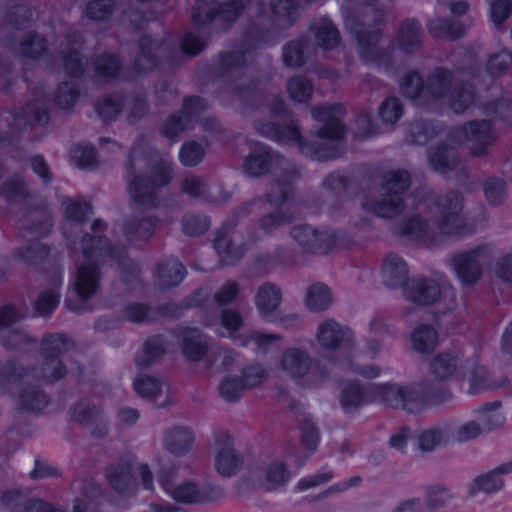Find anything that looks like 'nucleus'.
Masks as SVG:
<instances>
[{
	"label": "nucleus",
	"instance_id": "1",
	"mask_svg": "<svg viewBox=\"0 0 512 512\" xmlns=\"http://www.w3.org/2000/svg\"><path fill=\"white\" fill-rule=\"evenodd\" d=\"M451 398L450 389L444 385L426 382L414 385L362 384L358 380H348L340 390L339 404L345 413H351L375 402L408 413H419L428 407L441 405Z\"/></svg>",
	"mask_w": 512,
	"mask_h": 512
},
{
	"label": "nucleus",
	"instance_id": "2",
	"mask_svg": "<svg viewBox=\"0 0 512 512\" xmlns=\"http://www.w3.org/2000/svg\"><path fill=\"white\" fill-rule=\"evenodd\" d=\"M79 243L82 256L86 259L85 263L77 267L73 283L79 299L66 298L64 302L66 309L75 313L91 311L86 307V302L100 289L102 262L99 258L107 257L123 265L124 273L129 276L139 272L137 266L129 260L125 246L112 243L105 234L84 232Z\"/></svg>",
	"mask_w": 512,
	"mask_h": 512
},
{
	"label": "nucleus",
	"instance_id": "3",
	"mask_svg": "<svg viewBox=\"0 0 512 512\" xmlns=\"http://www.w3.org/2000/svg\"><path fill=\"white\" fill-rule=\"evenodd\" d=\"M347 26L357 42L358 55L366 66L383 69L387 74L395 70L393 53L378 46L383 38L384 29L383 19L379 12L374 20V29H368L366 23L358 15L349 18Z\"/></svg>",
	"mask_w": 512,
	"mask_h": 512
},
{
	"label": "nucleus",
	"instance_id": "4",
	"mask_svg": "<svg viewBox=\"0 0 512 512\" xmlns=\"http://www.w3.org/2000/svg\"><path fill=\"white\" fill-rule=\"evenodd\" d=\"M455 75L452 70L443 66L435 67L423 79L421 73L416 69L407 71L398 81L399 90L402 96L412 102L425 100L443 99L452 87Z\"/></svg>",
	"mask_w": 512,
	"mask_h": 512
},
{
	"label": "nucleus",
	"instance_id": "5",
	"mask_svg": "<svg viewBox=\"0 0 512 512\" xmlns=\"http://www.w3.org/2000/svg\"><path fill=\"white\" fill-rule=\"evenodd\" d=\"M253 0H196L191 10V22L198 29L216 25L227 32L250 7Z\"/></svg>",
	"mask_w": 512,
	"mask_h": 512
},
{
	"label": "nucleus",
	"instance_id": "6",
	"mask_svg": "<svg viewBox=\"0 0 512 512\" xmlns=\"http://www.w3.org/2000/svg\"><path fill=\"white\" fill-rule=\"evenodd\" d=\"M290 235L305 252L316 255L343 251L353 244V237L345 230L317 228L309 224L294 226Z\"/></svg>",
	"mask_w": 512,
	"mask_h": 512
},
{
	"label": "nucleus",
	"instance_id": "7",
	"mask_svg": "<svg viewBox=\"0 0 512 512\" xmlns=\"http://www.w3.org/2000/svg\"><path fill=\"white\" fill-rule=\"evenodd\" d=\"M294 176V172H289L278 177L275 180L277 189L265 194L267 203L276 208L259 219V226L266 233L272 232L284 224H289L295 219L292 209L295 196Z\"/></svg>",
	"mask_w": 512,
	"mask_h": 512
},
{
	"label": "nucleus",
	"instance_id": "8",
	"mask_svg": "<svg viewBox=\"0 0 512 512\" xmlns=\"http://www.w3.org/2000/svg\"><path fill=\"white\" fill-rule=\"evenodd\" d=\"M281 367L303 388L320 386L330 376L322 359H312L305 351L294 347L283 352Z\"/></svg>",
	"mask_w": 512,
	"mask_h": 512
},
{
	"label": "nucleus",
	"instance_id": "9",
	"mask_svg": "<svg viewBox=\"0 0 512 512\" xmlns=\"http://www.w3.org/2000/svg\"><path fill=\"white\" fill-rule=\"evenodd\" d=\"M433 206L438 212L434 224L442 236L460 238L472 233L462 216L464 198L460 193L450 191L443 195H437L433 199Z\"/></svg>",
	"mask_w": 512,
	"mask_h": 512
},
{
	"label": "nucleus",
	"instance_id": "10",
	"mask_svg": "<svg viewBox=\"0 0 512 512\" xmlns=\"http://www.w3.org/2000/svg\"><path fill=\"white\" fill-rule=\"evenodd\" d=\"M75 346L74 341L64 333H45L40 342L43 359L42 375L46 382L56 383L67 375V367L60 356Z\"/></svg>",
	"mask_w": 512,
	"mask_h": 512
},
{
	"label": "nucleus",
	"instance_id": "11",
	"mask_svg": "<svg viewBox=\"0 0 512 512\" xmlns=\"http://www.w3.org/2000/svg\"><path fill=\"white\" fill-rule=\"evenodd\" d=\"M171 179L170 167L157 163L150 174H137L129 179L127 190L134 203L155 206L157 189L167 186Z\"/></svg>",
	"mask_w": 512,
	"mask_h": 512
},
{
	"label": "nucleus",
	"instance_id": "12",
	"mask_svg": "<svg viewBox=\"0 0 512 512\" xmlns=\"http://www.w3.org/2000/svg\"><path fill=\"white\" fill-rule=\"evenodd\" d=\"M311 115L321 124L315 131L317 138L339 144L345 140L347 128L342 120L344 107L341 103L316 105L312 107Z\"/></svg>",
	"mask_w": 512,
	"mask_h": 512
},
{
	"label": "nucleus",
	"instance_id": "13",
	"mask_svg": "<svg viewBox=\"0 0 512 512\" xmlns=\"http://www.w3.org/2000/svg\"><path fill=\"white\" fill-rule=\"evenodd\" d=\"M488 250V245L481 244L459 252L451 258L452 268L463 286H473L480 281L483 276L480 258L486 256Z\"/></svg>",
	"mask_w": 512,
	"mask_h": 512
},
{
	"label": "nucleus",
	"instance_id": "14",
	"mask_svg": "<svg viewBox=\"0 0 512 512\" xmlns=\"http://www.w3.org/2000/svg\"><path fill=\"white\" fill-rule=\"evenodd\" d=\"M459 131L471 143L469 153L473 157H486L497 137L489 119H474L464 122Z\"/></svg>",
	"mask_w": 512,
	"mask_h": 512
},
{
	"label": "nucleus",
	"instance_id": "15",
	"mask_svg": "<svg viewBox=\"0 0 512 512\" xmlns=\"http://www.w3.org/2000/svg\"><path fill=\"white\" fill-rule=\"evenodd\" d=\"M500 407V401L487 402L479 406L476 412L483 416V427L476 421L466 422L457 432L458 440L460 442H466L477 438L482 430L489 432L503 426L505 417L498 412Z\"/></svg>",
	"mask_w": 512,
	"mask_h": 512
},
{
	"label": "nucleus",
	"instance_id": "16",
	"mask_svg": "<svg viewBox=\"0 0 512 512\" xmlns=\"http://www.w3.org/2000/svg\"><path fill=\"white\" fill-rule=\"evenodd\" d=\"M169 495L178 503L204 504L221 499L224 496V490L219 485L199 486L188 481L176 485Z\"/></svg>",
	"mask_w": 512,
	"mask_h": 512
},
{
	"label": "nucleus",
	"instance_id": "17",
	"mask_svg": "<svg viewBox=\"0 0 512 512\" xmlns=\"http://www.w3.org/2000/svg\"><path fill=\"white\" fill-rule=\"evenodd\" d=\"M280 154L270 146L257 142L243 162V171L252 178H259L271 172Z\"/></svg>",
	"mask_w": 512,
	"mask_h": 512
},
{
	"label": "nucleus",
	"instance_id": "18",
	"mask_svg": "<svg viewBox=\"0 0 512 512\" xmlns=\"http://www.w3.org/2000/svg\"><path fill=\"white\" fill-rule=\"evenodd\" d=\"M256 130L266 138L278 144H296L300 149L305 138L302 135L298 120L291 119L286 124H279L271 121H259L255 126Z\"/></svg>",
	"mask_w": 512,
	"mask_h": 512
},
{
	"label": "nucleus",
	"instance_id": "19",
	"mask_svg": "<svg viewBox=\"0 0 512 512\" xmlns=\"http://www.w3.org/2000/svg\"><path fill=\"white\" fill-rule=\"evenodd\" d=\"M402 291L408 301L421 306L432 305L441 296L440 285L435 280L422 276L411 277Z\"/></svg>",
	"mask_w": 512,
	"mask_h": 512
},
{
	"label": "nucleus",
	"instance_id": "20",
	"mask_svg": "<svg viewBox=\"0 0 512 512\" xmlns=\"http://www.w3.org/2000/svg\"><path fill=\"white\" fill-rule=\"evenodd\" d=\"M424 43V32L420 21L416 18H405L399 24L395 36V47L405 55H413Z\"/></svg>",
	"mask_w": 512,
	"mask_h": 512
},
{
	"label": "nucleus",
	"instance_id": "21",
	"mask_svg": "<svg viewBox=\"0 0 512 512\" xmlns=\"http://www.w3.org/2000/svg\"><path fill=\"white\" fill-rule=\"evenodd\" d=\"M317 340L329 350L336 351L340 347L350 348L354 344V333L347 326H341L334 319H328L318 327Z\"/></svg>",
	"mask_w": 512,
	"mask_h": 512
},
{
	"label": "nucleus",
	"instance_id": "22",
	"mask_svg": "<svg viewBox=\"0 0 512 512\" xmlns=\"http://www.w3.org/2000/svg\"><path fill=\"white\" fill-rule=\"evenodd\" d=\"M187 276L183 263L176 257H166L159 261L153 271V278L161 290L180 285Z\"/></svg>",
	"mask_w": 512,
	"mask_h": 512
},
{
	"label": "nucleus",
	"instance_id": "23",
	"mask_svg": "<svg viewBox=\"0 0 512 512\" xmlns=\"http://www.w3.org/2000/svg\"><path fill=\"white\" fill-rule=\"evenodd\" d=\"M174 337L180 341L182 354L189 362H199L208 354L209 346L198 328L182 327L174 332Z\"/></svg>",
	"mask_w": 512,
	"mask_h": 512
},
{
	"label": "nucleus",
	"instance_id": "24",
	"mask_svg": "<svg viewBox=\"0 0 512 512\" xmlns=\"http://www.w3.org/2000/svg\"><path fill=\"white\" fill-rule=\"evenodd\" d=\"M109 486L120 495H129L136 490V481L129 461L112 463L105 468Z\"/></svg>",
	"mask_w": 512,
	"mask_h": 512
},
{
	"label": "nucleus",
	"instance_id": "25",
	"mask_svg": "<svg viewBox=\"0 0 512 512\" xmlns=\"http://www.w3.org/2000/svg\"><path fill=\"white\" fill-rule=\"evenodd\" d=\"M427 160L435 172L446 174L458 167L460 156L455 147L445 142H440L427 151Z\"/></svg>",
	"mask_w": 512,
	"mask_h": 512
},
{
	"label": "nucleus",
	"instance_id": "26",
	"mask_svg": "<svg viewBox=\"0 0 512 512\" xmlns=\"http://www.w3.org/2000/svg\"><path fill=\"white\" fill-rule=\"evenodd\" d=\"M181 189L183 193L194 199L213 205H221L227 203L232 198V193L227 191L223 184L218 186V195L213 196L199 177H190L183 180Z\"/></svg>",
	"mask_w": 512,
	"mask_h": 512
},
{
	"label": "nucleus",
	"instance_id": "27",
	"mask_svg": "<svg viewBox=\"0 0 512 512\" xmlns=\"http://www.w3.org/2000/svg\"><path fill=\"white\" fill-rule=\"evenodd\" d=\"M92 67L98 80L110 82L124 79L122 60L115 52L104 51L96 55Z\"/></svg>",
	"mask_w": 512,
	"mask_h": 512
},
{
	"label": "nucleus",
	"instance_id": "28",
	"mask_svg": "<svg viewBox=\"0 0 512 512\" xmlns=\"http://www.w3.org/2000/svg\"><path fill=\"white\" fill-rule=\"evenodd\" d=\"M381 273L383 283L390 289H403L411 277L405 260L398 255L390 254L384 258Z\"/></svg>",
	"mask_w": 512,
	"mask_h": 512
},
{
	"label": "nucleus",
	"instance_id": "29",
	"mask_svg": "<svg viewBox=\"0 0 512 512\" xmlns=\"http://www.w3.org/2000/svg\"><path fill=\"white\" fill-rule=\"evenodd\" d=\"M444 98H447V104L454 114L462 115L475 104L478 93L470 82L461 81L456 85L453 82Z\"/></svg>",
	"mask_w": 512,
	"mask_h": 512
},
{
	"label": "nucleus",
	"instance_id": "30",
	"mask_svg": "<svg viewBox=\"0 0 512 512\" xmlns=\"http://www.w3.org/2000/svg\"><path fill=\"white\" fill-rule=\"evenodd\" d=\"M317 46L323 51H332L341 45V34L335 23L329 18H322L308 26Z\"/></svg>",
	"mask_w": 512,
	"mask_h": 512
},
{
	"label": "nucleus",
	"instance_id": "31",
	"mask_svg": "<svg viewBox=\"0 0 512 512\" xmlns=\"http://www.w3.org/2000/svg\"><path fill=\"white\" fill-rule=\"evenodd\" d=\"M361 207L365 212L383 218L392 219L400 215L405 209L404 198L385 196L381 199H364Z\"/></svg>",
	"mask_w": 512,
	"mask_h": 512
},
{
	"label": "nucleus",
	"instance_id": "32",
	"mask_svg": "<svg viewBox=\"0 0 512 512\" xmlns=\"http://www.w3.org/2000/svg\"><path fill=\"white\" fill-rule=\"evenodd\" d=\"M299 152L311 160L327 162L341 158L344 155L345 148L339 143H323L305 139Z\"/></svg>",
	"mask_w": 512,
	"mask_h": 512
},
{
	"label": "nucleus",
	"instance_id": "33",
	"mask_svg": "<svg viewBox=\"0 0 512 512\" xmlns=\"http://www.w3.org/2000/svg\"><path fill=\"white\" fill-rule=\"evenodd\" d=\"M508 384V377L503 376L494 379L485 366L477 364L470 372L468 393L476 395L486 391H494L506 387Z\"/></svg>",
	"mask_w": 512,
	"mask_h": 512
},
{
	"label": "nucleus",
	"instance_id": "34",
	"mask_svg": "<svg viewBox=\"0 0 512 512\" xmlns=\"http://www.w3.org/2000/svg\"><path fill=\"white\" fill-rule=\"evenodd\" d=\"M282 302L280 288L270 282L261 285L255 296V304L261 317L265 321H272L271 316L279 308Z\"/></svg>",
	"mask_w": 512,
	"mask_h": 512
},
{
	"label": "nucleus",
	"instance_id": "35",
	"mask_svg": "<svg viewBox=\"0 0 512 512\" xmlns=\"http://www.w3.org/2000/svg\"><path fill=\"white\" fill-rule=\"evenodd\" d=\"M412 186L411 173L402 168L390 169L381 175V188L387 196L403 198Z\"/></svg>",
	"mask_w": 512,
	"mask_h": 512
},
{
	"label": "nucleus",
	"instance_id": "36",
	"mask_svg": "<svg viewBox=\"0 0 512 512\" xmlns=\"http://www.w3.org/2000/svg\"><path fill=\"white\" fill-rule=\"evenodd\" d=\"M51 247L38 239L31 240L13 250L12 256L28 267H38L49 258Z\"/></svg>",
	"mask_w": 512,
	"mask_h": 512
},
{
	"label": "nucleus",
	"instance_id": "37",
	"mask_svg": "<svg viewBox=\"0 0 512 512\" xmlns=\"http://www.w3.org/2000/svg\"><path fill=\"white\" fill-rule=\"evenodd\" d=\"M159 222L155 215L142 218L131 216L123 223V233L131 240L148 241L154 235Z\"/></svg>",
	"mask_w": 512,
	"mask_h": 512
},
{
	"label": "nucleus",
	"instance_id": "38",
	"mask_svg": "<svg viewBox=\"0 0 512 512\" xmlns=\"http://www.w3.org/2000/svg\"><path fill=\"white\" fill-rule=\"evenodd\" d=\"M194 441L193 431L185 426H175L164 435L165 449L176 456L187 454L192 449Z\"/></svg>",
	"mask_w": 512,
	"mask_h": 512
},
{
	"label": "nucleus",
	"instance_id": "39",
	"mask_svg": "<svg viewBox=\"0 0 512 512\" xmlns=\"http://www.w3.org/2000/svg\"><path fill=\"white\" fill-rule=\"evenodd\" d=\"M49 404V395L38 385H26L19 392L18 406L23 412L41 414Z\"/></svg>",
	"mask_w": 512,
	"mask_h": 512
},
{
	"label": "nucleus",
	"instance_id": "40",
	"mask_svg": "<svg viewBox=\"0 0 512 512\" xmlns=\"http://www.w3.org/2000/svg\"><path fill=\"white\" fill-rule=\"evenodd\" d=\"M0 197L13 205L27 202L32 199L33 194L26 179L20 174H14L0 185Z\"/></svg>",
	"mask_w": 512,
	"mask_h": 512
},
{
	"label": "nucleus",
	"instance_id": "41",
	"mask_svg": "<svg viewBox=\"0 0 512 512\" xmlns=\"http://www.w3.org/2000/svg\"><path fill=\"white\" fill-rule=\"evenodd\" d=\"M212 246L223 266H235L244 257L247 246L245 243L236 244L232 238L215 236Z\"/></svg>",
	"mask_w": 512,
	"mask_h": 512
},
{
	"label": "nucleus",
	"instance_id": "42",
	"mask_svg": "<svg viewBox=\"0 0 512 512\" xmlns=\"http://www.w3.org/2000/svg\"><path fill=\"white\" fill-rule=\"evenodd\" d=\"M427 30L433 39L455 41L465 35V27L460 21L447 17L432 19L427 23Z\"/></svg>",
	"mask_w": 512,
	"mask_h": 512
},
{
	"label": "nucleus",
	"instance_id": "43",
	"mask_svg": "<svg viewBox=\"0 0 512 512\" xmlns=\"http://www.w3.org/2000/svg\"><path fill=\"white\" fill-rule=\"evenodd\" d=\"M413 349L421 355H429L434 352L439 342L438 330L430 324H419L413 328L410 334Z\"/></svg>",
	"mask_w": 512,
	"mask_h": 512
},
{
	"label": "nucleus",
	"instance_id": "44",
	"mask_svg": "<svg viewBox=\"0 0 512 512\" xmlns=\"http://www.w3.org/2000/svg\"><path fill=\"white\" fill-rule=\"evenodd\" d=\"M18 53L30 60H40L49 55L48 41L36 31L27 32L18 44Z\"/></svg>",
	"mask_w": 512,
	"mask_h": 512
},
{
	"label": "nucleus",
	"instance_id": "45",
	"mask_svg": "<svg viewBox=\"0 0 512 512\" xmlns=\"http://www.w3.org/2000/svg\"><path fill=\"white\" fill-rule=\"evenodd\" d=\"M167 340L162 334H154L148 337L142 347L141 354L135 358L140 367H149L160 360L167 352Z\"/></svg>",
	"mask_w": 512,
	"mask_h": 512
},
{
	"label": "nucleus",
	"instance_id": "46",
	"mask_svg": "<svg viewBox=\"0 0 512 512\" xmlns=\"http://www.w3.org/2000/svg\"><path fill=\"white\" fill-rule=\"evenodd\" d=\"M309 38L306 34L299 35L282 47V61L288 68H300L306 62V49Z\"/></svg>",
	"mask_w": 512,
	"mask_h": 512
},
{
	"label": "nucleus",
	"instance_id": "47",
	"mask_svg": "<svg viewBox=\"0 0 512 512\" xmlns=\"http://www.w3.org/2000/svg\"><path fill=\"white\" fill-rule=\"evenodd\" d=\"M274 37L268 27L251 23L243 30V40L241 46L248 50V54L255 52L265 45L273 44Z\"/></svg>",
	"mask_w": 512,
	"mask_h": 512
},
{
	"label": "nucleus",
	"instance_id": "48",
	"mask_svg": "<svg viewBox=\"0 0 512 512\" xmlns=\"http://www.w3.org/2000/svg\"><path fill=\"white\" fill-rule=\"evenodd\" d=\"M440 133L438 125L433 120L417 119L408 127V139L414 145H426Z\"/></svg>",
	"mask_w": 512,
	"mask_h": 512
},
{
	"label": "nucleus",
	"instance_id": "49",
	"mask_svg": "<svg viewBox=\"0 0 512 512\" xmlns=\"http://www.w3.org/2000/svg\"><path fill=\"white\" fill-rule=\"evenodd\" d=\"M286 89L289 98L295 103L306 104L313 98V83L304 75H294L288 78Z\"/></svg>",
	"mask_w": 512,
	"mask_h": 512
},
{
	"label": "nucleus",
	"instance_id": "50",
	"mask_svg": "<svg viewBox=\"0 0 512 512\" xmlns=\"http://www.w3.org/2000/svg\"><path fill=\"white\" fill-rule=\"evenodd\" d=\"M15 119H23L29 126L42 125L50 121V111L39 105L37 100L28 101L12 112Z\"/></svg>",
	"mask_w": 512,
	"mask_h": 512
},
{
	"label": "nucleus",
	"instance_id": "51",
	"mask_svg": "<svg viewBox=\"0 0 512 512\" xmlns=\"http://www.w3.org/2000/svg\"><path fill=\"white\" fill-rule=\"evenodd\" d=\"M483 194L489 206L499 207L503 205L508 197L506 181L497 176L487 177L483 182Z\"/></svg>",
	"mask_w": 512,
	"mask_h": 512
},
{
	"label": "nucleus",
	"instance_id": "52",
	"mask_svg": "<svg viewBox=\"0 0 512 512\" xmlns=\"http://www.w3.org/2000/svg\"><path fill=\"white\" fill-rule=\"evenodd\" d=\"M120 315L122 321L133 324L157 322V317L154 315V307L147 303L130 302L124 306Z\"/></svg>",
	"mask_w": 512,
	"mask_h": 512
},
{
	"label": "nucleus",
	"instance_id": "53",
	"mask_svg": "<svg viewBox=\"0 0 512 512\" xmlns=\"http://www.w3.org/2000/svg\"><path fill=\"white\" fill-rule=\"evenodd\" d=\"M331 303L332 292L327 285L316 283L308 288L305 297V304L310 311H325L330 307Z\"/></svg>",
	"mask_w": 512,
	"mask_h": 512
},
{
	"label": "nucleus",
	"instance_id": "54",
	"mask_svg": "<svg viewBox=\"0 0 512 512\" xmlns=\"http://www.w3.org/2000/svg\"><path fill=\"white\" fill-rule=\"evenodd\" d=\"M243 465V457L235 449H219L215 457L216 471L224 477L235 475Z\"/></svg>",
	"mask_w": 512,
	"mask_h": 512
},
{
	"label": "nucleus",
	"instance_id": "55",
	"mask_svg": "<svg viewBox=\"0 0 512 512\" xmlns=\"http://www.w3.org/2000/svg\"><path fill=\"white\" fill-rule=\"evenodd\" d=\"M458 358L450 352L437 354L430 361V372L440 380H446L452 377L457 370Z\"/></svg>",
	"mask_w": 512,
	"mask_h": 512
},
{
	"label": "nucleus",
	"instance_id": "56",
	"mask_svg": "<svg viewBox=\"0 0 512 512\" xmlns=\"http://www.w3.org/2000/svg\"><path fill=\"white\" fill-rule=\"evenodd\" d=\"M94 110L103 123L110 124L122 113L123 101L114 99L111 95H104L95 101Z\"/></svg>",
	"mask_w": 512,
	"mask_h": 512
},
{
	"label": "nucleus",
	"instance_id": "57",
	"mask_svg": "<svg viewBox=\"0 0 512 512\" xmlns=\"http://www.w3.org/2000/svg\"><path fill=\"white\" fill-rule=\"evenodd\" d=\"M503 486L504 481L501 478V474H498V471L494 468L487 473L477 476L473 480V483L468 490V494L473 497L478 492H485L488 494L496 493L501 490Z\"/></svg>",
	"mask_w": 512,
	"mask_h": 512
},
{
	"label": "nucleus",
	"instance_id": "58",
	"mask_svg": "<svg viewBox=\"0 0 512 512\" xmlns=\"http://www.w3.org/2000/svg\"><path fill=\"white\" fill-rule=\"evenodd\" d=\"M208 108L209 103L202 96L188 95L183 98L179 112L190 124H194L200 121Z\"/></svg>",
	"mask_w": 512,
	"mask_h": 512
},
{
	"label": "nucleus",
	"instance_id": "59",
	"mask_svg": "<svg viewBox=\"0 0 512 512\" xmlns=\"http://www.w3.org/2000/svg\"><path fill=\"white\" fill-rule=\"evenodd\" d=\"M512 98L499 96L482 105V112L486 116H497L506 125H512Z\"/></svg>",
	"mask_w": 512,
	"mask_h": 512
},
{
	"label": "nucleus",
	"instance_id": "60",
	"mask_svg": "<svg viewBox=\"0 0 512 512\" xmlns=\"http://www.w3.org/2000/svg\"><path fill=\"white\" fill-rule=\"evenodd\" d=\"M80 98V89L71 82L61 83L53 92L52 102L62 110H72Z\"/></svg>",
	"mask_w": 512,
	"mask_h": 512
},
{
	"label": "nucleus",
	"instance_id": "61",
	"mask_svg": "<svg viewBox=\"0 0 512 512\" xmlns=\"http://www.w3.org/2000/svg\"><path fill=\"white\" fill-rule=\"evenodd\" d=\"M428 228L427 220L419 214H414L398 227L397 234L417 241H424L428 235Z\"/></svg>",
	"mask_w": 512,
	"mask_h": 512
},
{
	"label": "nucleus",
	"instance_id": "62",
	"mask_svg": "<svg viewBox=\"0 0 512 512\" xmlns=\"http://www.w3.org/2000/svg\"><path fill=\"white\" fill-rule=\"evenodd\" d=\"M269 7L275 17L287 22L288 27H293L300 19L298 0H270Z\"/></svg>",
	"mask_w": 512,
	"mask_h": 512
},
{
	"label": "nucleus",
	"instance_id": "63",
	"mask_svg": "<svg viewBox=\"0 0 512 512\" xmlns=\"http://www.w3.org/2000/svg\"><path fill=\"white\" fill-rule=\"evenodd\" d=\"M190 125L187 119L179 111H176L163 121L159 128V133L164 138L175 141L182 133L189 129Z\"/></svg>",
	"mask_w": 512,
	"mask_h": 512
},
{
	"label": "nucleus",
	"instance_id": "64",
	"mask_svg": "<svg viewBox=\"0 0 512 512\" xmlns=\"http://www.w3.org/2000/svg\"><path fill=\"white\" fill-rule=\"evenodd\" d=\"M82 495L73 500V512H92V505L95 500L102 497L103 490L94 481H87L83 484Z\"/></svg>",
	"mask_w": 512,
	"mask_h": 512
}]
</instances>
